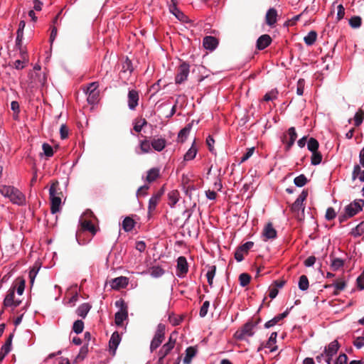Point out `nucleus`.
Wrapping results in <instances>:
<instances>
[{
	"instance_id": "obj_36",
	"label": "nucleus",
	"mask_w": 364,
	"mask_h": 364,
	"mask_svg": "<svg viewBox=\"0 0 364 364\" xmlns=\"http://www.w3.org/2000/svg\"><path fill=\"white\" fill-rule=\"evenodd\" d=\"M298 286L299 289L301 291H306L309 289V282L306 275H301L299 277Z\"/></svg>"
},
{
	"instance_id": "obj_41",
	"label": "nucleus",
	"mask_w": 364,
	"mask_h": 364,
	"mask_svg": "<svg viewBox=\"0 0 364 364\" xmlns=\"http://www.w3.org/2000/svg\"><path fill=\"white\" fill-rule=\"evenodd\" d=\"M82 228L85 230H88L92 232L93 235L95 234L96 230L94 225L91 221L84 220L81 223Z\"/></svg>"
},
{
	"instance_id": "obj_10",
	"label": "nucleus",
	"mask_w": 364,
	"mask_h": 364,
	"mask_svg": "<svg viewBox=\"0 0 364 364\" xmlns=\"http://www.w3.org/2000/svg\"><path fill=\"white\" fill-rule=\"evenodd\" d=\"M363 205L364 201L362 200H354L345 208V213L348 218H351L362 210Z\"/></svg>"
},
{
	"instance_id": "obj_52",
	"label": "nucleus",
	"mask_w": 364,
	"mask_h": 364,
	"mask_svg": "<svg viewBox=\"0 0 364 364\" xmlns=\"http://www.w3.org/2000/svg\"><path fill=\"white\" fill-rule=\"evenodd\" d=\"M44 154L47 157H51L53 155V147L47 143H44L42 146Z\"/></svg>"
},
{
	"instance_id": "obj_16",
	"label": "nucleus",
	"mask_w": 364,
	"mask_h": 364,
	"mask_svg": "<svg viewBox=\"0 0 364 364\" xmlns=\"http://www.w3.org/2000/svg\"><path fill=\"white\" fill-rule=\"evenodd\" d=\"M346 287V282L343 279H338L336 280L332 284L326 285L325 288L333 287V294L338 295L341 291H343Z\"/></svg>"
},
{
	"instance_id": "obj_45",
	"label": "nucleus",
	"mask_w": 364,
	"mask_h": 364,
	"mask_svg": "<svg viewBox=\"0 0 364 364\" xmlns=\"http://www.w3.org/2000/svg\"><path fill=\"white\" fill-rule=\"evenodd\" d=\"M344 264V262L343 259L340 258H333L331 260V267L333 270L336 271L342 267Z\"/></svg>"
},
{
	"instance_id": "obj_2",
	"label": "nucleus",
	"mask_w": 364,
	"mask_h": 364,
	"mask_svg": "<svg viewBox=\"0 0 364 364\" xmlns=\"http://www.w3.org/2000/svg\"><path fill=\"white\" fill-rule=\"evenodd\" d=\"M0 193L3 196L9 198L14 204L23 205L26 203L25 196L14 186L1 185Z\"/></svg>"
},
{
	"instance_id": "obj_64",
	"label": "nucleus",
	"mask_w": 364,
	"mask_h": 364,
	"mask_svg": "<svg viewBox=\"0 0 364 364\" xmlns=\"http://www.w3.org/2000/svg\"><path fill=\"white\" fill-rule=\"evenodd\" d=\"M25 289V281L21 279L16 287V292L18 295H22Z\"/></svg>"
},
{
	"instance_id": "obj_4",
	"label": "nucleus",
	"mask_w": 364,
	"mask_h": 364,
	"mask_svg": "<svg viewBox=\"0 0 364 364\" xmlns=\"http://www.w3.org/2000/svg\"><path fill=\"white\" fill-rule=\"evenodd\" d=\"M257 323L249 321L246 323L240 330L235 333L234 337L239 341L245 340L248 337H251L255 334V328Z\"/></svg>"
},
{
	"instance_id": "obj_39",
	"label": "nucleus",
	"mask_w": 364,
	"mask_h": 364,
	"mask_svg": "<svg viewBox=\"0 0 364 364\" xmlns=\"http://www.w3.org/2000/svg\"><path fill=\"white\" fill-rule=\"evenodd\" d=\"M215 272H216L215 266H211L208 268V270L206 273L207 280H208V282L210 286L213 285V279L215 275Z\"/></svg>"
},
{
	"instance_id": "obj_33",
	"label": "nucleus",
	"mask_w": 364,
	"mask_h": 364,
	"mask_svg": "<svg viewBox=\"0 0 364 364\" xmlns=\"http://www.w3.org/2000/svg\"><path fill=\"white\" fill-rule=\"evenodd\" d=\"M164 273L165 271L159 266H154L149 269V274L154 278L161 277Z\"/></svg>"
},
{
	"instance_id": "obj_57",
	"label": "nucleus",
	"mask_w": 364,
	"mask_h": 364,
	"mask_svg": "<svg viewBox=\"0 0 364 364\" xmlns=\"http://www.w3.org/2000/svg\"><path fill=\"white\" fill-rule=\"evenodd\" d=\"M254 246V242L252 241H248L240 246L238 248L240 249L245 254L247 253L248 250H250Z\"/></svg>"
},
{
	"instance_id": "obj_32",
	"label": "nucleus",
	"mask_w": 364,
	"mask_h": 364,
	"mask_svg": "<svg viewBox=\"0 0 364 364\" xmlns=\"http://www.w3.org/2000/svg\"><path fill=\"white\" fill-rule=\"evenodd\" d=\"M364 120V111L361 109H359L355 114L353 117L354 125L355 127H359L362 124Z\"/></svg>"
},
{
	"instance_id": "obj_19",
	"label": "nucleus",
	"mask_w": 364,
	"mask_h": 364,
	"mask_svg": "<svg viewBox=\"0 0 364 364\" xmlns=\"http://www.w3.org/2000/svg\"><path fill=\"white\" fill-rule=\"evenodd\" d=\"M277 11L274 8L269 9L266 14V23L273 26L277 23Z\"/></svg>"
},
{
	"instance_id": "obj_62",
	"label": "nucleus",
	"mask_w": 364,
	"mask_h": 364,
	"mask_svg": "<svg viewBox=\"0 0 364 364\" xmlns=\"http://www.w3.org/2000/svg\"><path fill=\"white\" fill-rule=\"evenodd\" d=\"M353 346L356 347L358 349L361 348L364 346V336L363 337H357L353 341Z\"/></svg>"
},
{
	"instance_id": "obj_27",
	"label": "nucleus",
	"mask_w": 364,
	"mask_h": 364,
	"mask_svg": "<svg viewBox=\"0 0 364 364\" xmlns=\"http://www.w3.org/2000/svg\"><path fill=\"white\" fill-rule=\"evenodd\" d=\"M90 305L87 303H84L78 306V308L76 310V313L77 316L85 318L87 314L90 310Z\"/></svg>"
},
{
	"instance_id": "obj_6",
	"label": "nucleus",
	"mask_w": 364,
	"mask_h": 364,
	"mask_svg": "<svg viewBox=\"0 0 364 364\" xmlns=\"http://www.w3.org/2000/svg\"><path fill=\"white\" fill-rule=\"evenodd\" d=\"M15 291L16 286L11 287L7 291V294L4 300V306L5 308H11V309H14L17 306H18L21 304V300L15 299Z\"/></svg>"
},
{
	"instance_id": "obj_47",
	"label": "nucleus",
	"mask_w": 364,
	"mask_h": 364,
	"mask_svg": "<svg viewBox=\"0 0 364 364\" xmlns=\"http://www.w3.org/2000/svg\"><path fill=\"white\" fill-rule=\"evenodd\" d=\"M277 95H278V92L276 90H272L271 91L267 92L264 95L263 99L264 101H267V102L272 101L277 98Z\"/></svg>"
},
{
	"instance_id": "obj_12",
	"label": "nucleus",
	"mask_w": 364,
	"mask_h": 364,
	"mask_svg": "<svg viewBox=\"0 0 364 364\" xmlns=\"http://www.w3.org/2000/svg\"><path fill=\"white\" fill-rule=\"evenodd\" d=\"M139 96L136 90H129L127 95L128 107L131 110H134L139 105Z\"/></svg>"
},
{
	"instance_id": "obj_5",
	"label": "nucleus",
	"mask_w": 364,
	"mask_h": 364,
	"mask_svg": "<svg viewBox=\"0 0 364 364\" xmlns=\"http://www.w3.org/2000/svg\"><path fill=\"white\" fill-rule=\"evenodd\" d=\"M165 329V325L163 323H159L157 326L154 336L150 344V351L151 353L158 348L164 340Z\"/></svg>"
},
{
	"instance_id": "obj_40",
	"label": "nucleus",
	"mask_w": 364,
	"mask_h": 364,
	"mask_svg": "<svg viewBox=\"0 0 364 364\" xmlns=\"http://www.w3.org/2000/svg\"><path fill=\"white\" fill-rule=\"evenodd\" d=\"M322 161V155L320 152L315 151L312 152L311 158V164L314 166H316L321 164Z\"/></svg>"
},
{
	"instance_id": "obj_30",
	"label": "nucleus",
	"mask_w": 364,
	"mask_h": 364,
	"mask_svg": "<svg viewBox=\"0 0 364 364\" xmlns=\"http://www.w3.org/2000/svg\"><path fill=\"white\" fill-rule=\"evenodd\" d=\"M135 222L129 217H126L122 222V228L125 232H130L134 228Z\"/></svg>"
},
{
	"instance_id": "obj_38",
	"label": "nucleus",
	"mask_w": 364,
	"mask_h": 364,
	"mask_svg": "<svg viewBox=\"0 0 364 364\" xmlns=\"http://www.w3.org/2000/svg\"><path fill=\"white\" fill-rule=\"evenodd\" d=\"M171 345V343H165L159 351V357L165 358L173 348Z\"/></svg>"
},
{
	"instance_id": "obj_35",
	"label": "nucleus",
	"mask_w": 364,
	"mask_h": 364,
	"mask_svg": "<svg viewBox=\"0 0 364 364\" xmlns=\"http://www.w3.org/2000/svg\"><path fill=\"white\" fill-rule=\"evenodd\" d=\"M316 38V32L311 31L304 38V41L307 46H311L315 43Z\"/></svg>"
},
{
	"instance_id": "obj_3",
	"label": "nucleus",
	"mask_w": 364,
	"mask_h": 364,
	"mask_svg": "<svg viewBox=\"0 0 364 364\" xmlns=\"http://www.w3.org/2000/svg\"><path fill=\"white\" fill-rule=\"evenodd\" d=\"M308 192L304 190L302 191V192L291 206V211L298 220L301 221L304 219L305 206L304 202L306 200Z\"/></svg>"
},
{
	"instance_id": "obj_54",
	"label": "nucleus",
	"mask_w": 364,
	"mask_h": 364,
	"mask_svg": "<svg viewBox=\"0 0 364 364\" xmlns=\"http://www.w3.org/2000/svg\"><path fill=\"white\" fill-rule=\"evenodd\" d=\"M304 86H305V80L304 79H299L297 81V86H296V94L298 95L301 96L304 94Z\"/></svg>"
},
{
	"instance_id": "obj_37",
	"label": "nucleus",
	"mask_w": 364,
	"mask_h": 364,
	"mask_svg": "<svg viewBox=\"0 0 364 364\" xmlns=\"http://www.w3.org/2000/svg\"><path fill=\"white\" fill-rule=\"evenodd\" d=\"M318 147H319V144H318V141L316 139L311 137L309 139V141L307 142V148H308L309 151H310L311 153L317 151Z\"/></svg>"
},
{
	"instance_id": "obj_11",
	"label": "nucleus",
	"mask_w": 364,
	"mask_h": 364,
	"mask_svg": "<svg viewBox=\"0 0 364 364\" xmlns=\"http://www.w3.org/2000/svg\"><path fill=\"white\" fill-rule=\"evenodd\" d=\"M188 271V262L185 257L181 256L177 259L176 275L184 277Z\"/></svg>"
},
{
	"instance_id": "obj_28",
	"label": "nucleus",
	"mask_w": 364,
	"mask_h": 364,
	"mask_svg": "<svg viewBox=\"0 0 364 364\" xmlns=\"http://www.w3.org/2000/svg\"><path fill=\"white\" fill-rule=\"evenodd\" d=\"M198 152L197 148L195 146V141H193L191 147L184 154L183 159L185 161H191L195 159Z\"/></svg>"
},
{
	"instance_id": "obj_59",
	"label": "nucleus",
	"mask_w": 364,
	"mask_h": 364,
	"mask_svg": "<svg viewBox=\"0 0 364 364\" xmlns=\"http://www.w3.org/2000/svg\"><path fill=\"white\" fill-rule=\"evenodd\" d=\"M69 130L65 124H62L60 128V134L62 139H65L68 136Z\"/></svg>"
},
{
	"instance_id": "obj_34",
	"label": "nucleus",
	"mask_w": 364,
	"mask_h": 364,
	"mask_svg": "<svg viewBox=\"0 0 364 364\" xmlns=\"http://www.w3.org/2000/svg\"><path fill=\"white\" fill-rule=\"evenodd\" d=\"M196 350L193 347H188L186 350V356L183 358L184 363H190L192 358L196 355Z\"/></svg>"
},
{
	"instance_id": "obj_55",
	"label": "nucleus",
	"mask_w": 364,
	"mask_h": 364,
	"mask_svg": "<svg viewBox=\"0 0 364 364\" xmlns=\"http://www.w3.org/2000/svg\"><path fill=\"white\" fill-rule=\"evenodd\" d=\"M146 120L145 119H141L135 122L134 125V130L136 132H140L144 125L146 124Z\"/></svg>"
},
{
	"instance_id": "obj_53",
	"label": "nucleus",
	"mask_w": 364,
	"mask_h": 364,
	"mask_svg": "<svg viewBox=\"0 0 364 364\" xmlns=\"http://www.w3.org/2000/svg\"><path fill=\"white\" fill-rule=\"evenodd\" d=\"M168 320L172 326H178L183 321V318L181 316L171 315L168 317Z\"/></svg>"
},
{
	"instance_id": "obj_43",
	"label": "nucleus",
	"mask_w": 364,
	"mask_h": 364,
	"mask_svg": "<svg viewBox=\"0 0 364 364\" xmlns=\"http://www.w3.org/2000/svg\"><path fill=\"white\" fill-rule=\"evenodd\" d=\"M251 277L247 273H242L239 276L240 284L242 287H246L250 282Z\"/></svg>"
},
{
	"instance_id": "obj_29",
	"label": "nucleus",
	"mask_w": 364,
	"mask_h": 364,
	"mask_svg": "<svg viewBox=\"0 0 364 364\" xmlns=\"http://www.w3.org/2000/svg\"><path fill=\"white\" fill-rule=\"evenodd\" d=\"M12 336H10L5 344L1 347L0 354L1 358H4L11 350Z\"/></svg>"
},
{
	"instance_id": "obj_23",
	"label": "nucleus",
	"mask_w": 364,
	"mask_h": 364,
	"mask_svg": "<svg viewBox=\"0 0 364 364\" xmlns=\"http://www.w3.org/2000/svg\"><path fill=\"white\" fill-rule=\"evenodd\" d=\"M288 314V311H286L284 312H283L282 314H280L277 316H276L275 317H274L272 319L267 321L264 324V327L266 328H269L270 327H272L274 326V325H276L279 321H281L282 319H283L284 318H285Z\"/></svg>"
},
{
	"instance_id": "obj_60",
	"label": "nucleus",
	"mask_w": 364,
	"mask_h": 364,
	"mask_svg": "<svg viewBox=\"0 0 364 364\" xmlns=\"http://www.w3.org/2000/svg\"><path fill=\"white\" fill-rule=\"evenodd\" d=\"M345 15V9L342 4L337 6V16L336 18L338 21L341 20Z\"/></svg>"
},
{
	"instance_id": "obj_31",
	"label": "nucleus",
	"mask_w": 364,
	"mask_h": 364,
	"mask_svg": "<svg viewBox=\"0 0 364 364\" xmlns=\"http://www.w3.org/2000/svg\"><path fill=\"white\" fill-rule=\"evenodd\" d=\"M159 176V169L157 168H152L147 171L146 180L151 183L154 181Z\"/></svg>"
},
{
	"instance_id": "obj_20",
	"label": "nucleus",
	"mask_w": 364,
	"mask_h": 364,
	"mask_svg": "<svg viewBox=\"0 0 364 364\" xmlns=\"http://www.w3.org/2000/svg\"><path fill=\"white\" fill-rule=\"evenodd\" d=\"M277 333V332H273L271 333L269 340L264 345V348L269 349L270 352H274L277 350V346H276Z\"/></svg>"
},
{
	"instance_id": "obj_61",
	"label": "nucleus",
	"mask_w": 364,
	"mask_h": 364,
	"mask_svg": "<svg viewBox=\"0 0 364 364\" xmlns=\"http://www.w3.org/2000/svg\"><path fill=\"white\" fill-rule=\"evenodd\" d=\"M336 216V212L334 210V209L333 208H328L327 210H326V218L328 220H333V218H335Z\"/></svg>"
},
{
	"instance_id": "obj_1",
	"label": "nucleus",
	"mask_w": 364,
	"mask_h": 364,
	"mask_svg": "<svg viewBox=\"0 0 364 364\" xmlns=\"http://www.w3.org/2000/svg\"><path fill=\"white\" fill-rule=\"evenodd\" d=\"M63 193L59 188L58 181L53 183L49 188V199L50 201V212L55 214L60 210Z\"/></svg>"
},
{
	"instance_id": "obj_49",
	"label": "nucleus",
	"mask_w": 364,
	"mask_h": 364,
	"mask_svg": "<svg viewBox=\"0 0 364 364\" xmlns=\"http://www.w3.org/2000/svg\"><path fill=\"white\" fill-rule=\"evenodd\" d=\"M168 199L171 206L175 205L178 201V193L177 191H171L168 193Z\"/></svg>"
},
{
	"instance_id": "obj_15",
	"label": "nucleus",
	"mask_w": 364,
	"mask_h": 364,
	"mask_svg": "<svg viewBox=\"0 0 364 364\" xmlns=\"http://www.w3.org/2000/svg\"><path fill=\"white\" fill-rule=\"evenodd\" d=\"M218 44V41L214 36H205L203 40V46L206 50L212 51L217 48Z\"/></svg>"
},
{
	"instance_id": "obj_56",
	"label": "nucleus",
	"mask_w": 364,
	"mask_h": 364,
	"mask_svg": "<svg viewBox=\"0 0 364 364\" xmlns=\"http://www.w3.org/2000/svg\"><path fill=\"white\" fill-rule=\"evenodd\" d=\"M255 152V147L247 149L246 153L242 156L240 160V163H243L249 159Z\"/></svg>"
},
{
	"instance_id": "obj_48",
	"label": "nucleus",
	"mask_w": 364,
	"mask_h": 364,
	"mask_svg": "<svg viewBox=\"0 0 364 364\" xmlns=\"http://www.w3.org/2000/svg\"><path fill=\"white\" fill-rule=\"evenodd\" d=\"M159 200V196L158 195L153 196L149 201V210L151 212L155 210L157 203Z\"/></svg>"
},
{
	"instance_id": "obj_46",
	"label": "nucleus",
	"mask_w": 364,
	"mask_h": 364,
	"mask_svg": "<svg viewBox=\"0 0 364 364\" xmlns=\"http://www.w3.org/2000/svg\"><path fill=\"white\" fill-rule=\"evenodd\" d=\"M83 328H84V323L82 321L77 320L74 322L73 326V330L75 333L79 334V333H82L83 331Z\"/></svg>"
},
{
	"instance_id": "obj_24",
	"label": "nucleus",
	"mask_w": 364,
	"mask_h": 364,
	"mask_svg": "<svg viewBox=\"0 0 364 364\" xmlns=\"http://www.w3.org/2000/svg\"><path fill=\"white\" fill-rule=\"evenodd\" d=\"M169 11L172 14H173L176 16L177 19H178L181 21H183L184 19L186 18V16L184 15V14L178 9L176 3L172 4L169 6Z\"/></svg>"
},
{
	"instance_id": "obj_7",
	"label": "nucleus",
	"mask_w": 364,
	"mask_h": 364,
	"mask_svg": "<svg viewBox=\"0 0 364 364\" xmlns=\"http://www.w3.org/2000/svg\"><path fill=\"white\" fill-rule=\"evenodd\" d=\"M116 306L120 307V310L114 315V322L118 326L122 325L128 317L127 306L123 301H116Z\"/></svg>"
},
{
	"instance_id": "obj_44",
	"label": "nucleus",
	"mask_w": 364,
	"mask_h": 364,
	"mask_svg": "<svg viewBox=\"0 0 364 364\" xmlns=\"http://www.w3.org/2000/svg\"><path fill=\"white\" fill-rule=\"evenodd\" d=\"M362 20L360 16H354L349 19V25L354 28H358L361 26Z\"/></svg>"
},
{
	"instance_id": "obj_14",
	"label": "nucleus",
	"mask_w": 364,
	"mask_h": 364,
	"mask_svg": "<svg viewBox=\"0 0 364 364\" xmlns=\"http://www.w3.org/2000/svg\"><path fill=\"white\" fill-rule=\"evenodd\" d=\"M277 230L274 228L271 223H267L264 226L262 232V237H264V241L274 239L277 237Z\"/></svg>"
},
{
	"instance_id": "obj_58",
	"label": "nucleus",
	"mask_w": 364,
	"mask_h": 364,
	"mask_svg": "<svg viewBox=\"0 0 364 364\" xmlns=\"http://www.w3.org/2000/svg\"><path fill=\"white\" fill-rule=\"evenodd\" d=\"M335 364H348V357L345 353H341L335 361Z\"/></svg>"
},
{
	"instance_id": "obj_26",
	"label": "nucleus",
	"mask_w": 364,
	"mask_h": 364,
	"mask_svg": "<svg viewBox=\"0 0 364 364\" xmlns=\"http://www.w3.org/2000/svg\"><path fill=\"white\" fill-rule=\"evenodd\" d=\"M352 178L355 181L358 178L361 182H364V171H362L359 165H355L352 173Z\"/></svg>"
},
{
	"instance_id": "obj_18",
	"label": "nucleus",
	"mask_w": 364,
	"mask_h": 364,
	"mask_svg": "<svg viewBox=\"0 0 364 364\" xmlns=\"http://www.w3.org/2000/svg\"><path fill=\"white\" fill-rule=\"evenodd\" d=\"M166 146V141L164 138H154L151 141V146L156 151H161Z\"/></svg>"
},
{
	"instance_id": "obj_63",
	"label": "nucleus",
	"mask_w": 364,
	"mask_h": 364,
	"mask_svg": "<svg viewBox=\"0 0 364 364\" xmlns=\"http://www.w3.org/2000/svg\"><path fill=\"white\" fill-rule=\"evenodd\" d=\"M149 188V186L148 185H144L141 187H139L137 190L136 195L138 197L140 196H145L147 193L146 191Z\"/></svg>"
},
{
	"instance_id": "obj_9",
	"label": "nucleus",
	"mask_w": 364,
	"mask_h": 364,
	"mask_svg": "<svg viewBox=\"0 0 364 364\" xmlns=\"http://www.w3.org/2000/svg\"><path fill=\"white\" fill-rule=\"evenodd\" d=\"M339 349V344L336 340L331 342L324 350L325 353V363L326 364H332L331 360L333 355H335Z\"/></svg>"
},
{
	"instance_id": "obj_21",
	"label": "nucleus",
	"mask_w": 364,
	"mask_h": 364,
	"mask_svg": "<svg viewBox=\"0 0 364 364\" xmlns=\"http://www.w3.org/2000/svg\"><path fill=\"white\" fill-rule=\"evenodd\" d=\"M121 338L118 332H114L110 338L109 345L110 350H112L113 354L115 353V351L120 343Z\"/></svg>"
},
{
	"instance_id": "obj_51",
	"label": "nucleus",
	"mask_w": 364,
	"mask_h": 364,
	"mask_svg": "<svg viewBox=\"0 0 364 364\" xmlns=\"http://www.w3.org/2000/svg\"><path fill=\"white\" fill-rule=\"evenodd\" d=\"M209 306L210 302L208 301H205L203 302L199 312V315L201 318H203L207 315Z\"/></svg>"
},
{
	"instance_id": "obj_22",
	"label": "nucleus",
	"mask_w": 364,
	"mask_h": 364,
	"mask_svg": "<svg viewBox=\"0 0 364 364\" xmlns=\"http://www.w3.org/2000/svg\"><path fill=\"white\" fill-rule=\"evenodd\" d=\"M192 129V124L189 123L184 128H183L178 134V141L183 143L184 142L186 139L188 138L191 130Z\"/></svg>"
},
{
	"instance_id": "obj_25",
	"label": "nucleus",
	"mask_w": 364,
	"mask_h": 364,
	"mask_svg": "<svg viewBox=\"0 0 364 364\" xmlns=\"http://www.w3.org/2000/svg\"><path fill=\"white\" fill-rule=\"evenodd\" d=\"M139 148L141 149V151L139 152L137 150H136V154H147L151 152V141L149 142L148 140H142L140 141L139 144Z\"/></svg>"
},
{
	"instance_id": "obj_8",
	"label": "nucleus",
	"mask_w": 364,
	"mask_h": 364,
	"mask_svg": "<svg viewBox=\"0 0 364 364\" xmlns=\"http://www.w3.org/2000/svg\"><path fill=\"white\" fill-rule=\"evenodd\" d=\"M190 73V65L187 63H182L177 70L176 75L175 77L176 84H181L185 82L188 77Z\"/></svg>"
},
{
	"instance_id": "obj_42",
	"label": "nucleus",
	"mask_w": 364,
	"mask_h": 364,
	"mask_svg": "<svg viewBox=\"0 0 364 364\" xmlns=\"http://www.w3.org/2000/svg\"><path fill=\"white\" fill-rule=\"evenodd\" d=\"M294 183L297 187H303L307 183V178L304 174H301L294 178Z\"/></svg>"
},
{
	"instance_id": "obj_50",
	"label": "nucleus",
	"mask_w": 364,
	"mask_h": 364,
	"mask_svg": "<svg viewBox=\"0 0 364 364\" xmlns=\"http://www.w3.org/2000/svg\"><path fill=\"white\" fill-rule=\"evenodd\" d=\"M87 102L89 104L94 105L97 102L98 97H99V92H92L90 93H87Z\"/></svg>"
},
{
	"instance_id": "obj_17",
	"label": "nucleus",
	"mask_w": 364,
	"mask_h": 364,
	"mask_svg": "<svg viewBox=\"0 0 364 364\" xmlns=\"http://www.w3.org/2000/svg\"><path fill=\"white\" fill-rule=\"evenodd\" d=\"M271 42L272 38L269 35H262L257 41V48L259 50H264L270 45Z\"/></svg>"
},
{
	"instance_id": "obj_13",
	"label": "nucleus",
	"mask_w": 364,
	"mask_h": 364,
	"mask_svg": "<svg viewBox=\"0 0 364 364\" xmlns=\"http://www.w3.org/2000/svg\"><path fill=\"white\" fill-rule=\"evenodd\" d=\"M129 284V279L126 277H118L110 281V286L113 289L125 288Z\"/></svg>"
}]
</instances>
